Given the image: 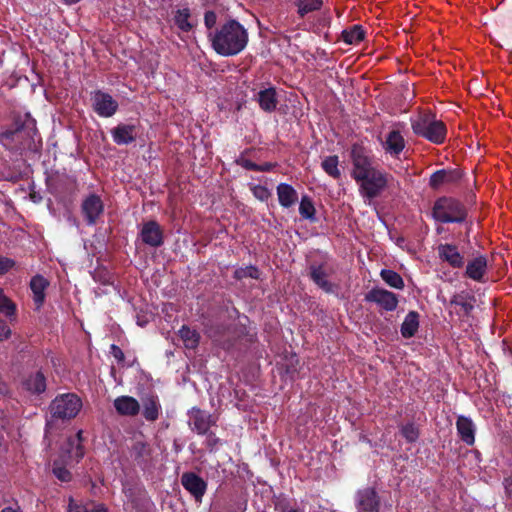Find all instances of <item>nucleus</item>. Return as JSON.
Wrapping results in <instances>:
<instances>
[{
	"mask_svg": "<svg viewBox=\"0 0 512 512\" xmlns=\"http://www.w3.org/2000/svg\"><path fill=\"white\" fill-rule=\"evenodd\" d=\"M351 157L352 176L359 185L361 196L368 200L377 197L387 185V175L372 166L367 152L361 146H353Z\"/></svg>",
	"mask_w": 512,
	"mask_h": 512,
	"instance_id": "f257e3e1",
	"label": "nucleus"
},
{
	"mask_svg": "<svg viewBox=\"0 0 512 512\" xmlns=\"http://www.w3.org/2000/svg\"><path fill=\"white\" fill-rule=\"evenodd\" d=\"M213 49L222 56H234L248 43L247 30L237 21L230 20L210 35Z\"/></svg>",
	"mask_w": 512,
	"mask_h": 512,
	"instance_id": "f03ea898",
	"label": "nucleus"
},
{
	"mask_svg": "<svg viewBox=\"0 0 512 512\" xmlns=\"http://www.w3.org/2000/svg\"><path fill=\"white\" fill-rule=\"evenodd\" d=\"M84 455L83 448L81 446V432H78L75 436L67 439V444L62 447L60 459L55 460L53 464V474L57 479L62 482H68L71 480V473L64 465L78 461Z\"/></svg>",
	"mask_w": 512,
	"mask_h": 512,
	"instance_id": "7ed1b4c3",
	"label": "nucleus"
},
{
	"mask_svg": "<svg viewBox=\"0 0 512 512\" xmlns=\"http://www.w3.org/2000/svg\"><path fill=\"white\" fill-rule=\"evenodd\" d=\"M413 131L429 141L439 144L445 139L446 128L432 113H423L412 120Z\"/></svg>",
	"mask_w": 512,
	"mask_h": 512,
	"instance_id": "20e7f679",
	"label": "nucleus"
},
{
	"mask_svg": "<svg viewBox=\"0 0 512 512\" xmlns=\"http://www.w3.org/2000/svg\"><path fill=\"white\" fill-rule=\"evenodd\" d=\"M433 216L437 221L445 223L461 222L465 218V210L457 200L442 198L435 203Z\"/></svg>",
	"mask_w": 512,
	"mask_h": 512,
	"instance_id": "39448f33",
	"label": "nucleus"
},
{
	"mask_svg": "<svg viewBox=\"0 0 512 512\" xmlns=\"http://www.w3.org/2000/svg\"><path fill=\"white\" fill-rule=\"evenodd\" d=\"M82 407L81 399L72 393L56 397L50 405L53 417L70 419L75 417Z\"/></svg>",
	"mask_w": 512,
	"mask_h": 512,
	"instance_id": "423d86ee",
	"label": "nucleus"
},
{
	"mask_svg": "<svg viewBox=\"0 0 512 512\" xmlns=\"http://www.w3.org/2000/svg\"><path fill=\"white\" fill-rule=\"evenodd\" d=\"M92 101L95 112L101 117H111L118 108L112 96L101 91L94 93Z\"/></svg>",
	"mask_w": 512,
	"mask_h": 512,
	"instance_id": "0eeeda50",
	"label": "nucleus"
},
{
	"mask_svg": "<svg viewBox=\"0 0 512 512\" xmlns=\"http://www.w3.org/2000/svg\"><path fill=\"white\" fill-rule=\"evenodd\" d=\"M365 299L369 302L376 303L387 311L395 310L398 304V299L394 293L379 288L369 291L366 294Z\"/></svg>",
	"mask_w": 512,
	"mask_h": 512,
	"instance_id": "6e6552de",
	"label": "nucleus"
},
{
	"mask_svg": "<svg viewBox=\"0 0 512 512\" xmlns=\"http://www.w3.org/2000/svg\"><path fill=\"white\" fill-rule=\"evenodd\" d=\"M214 423L215 419L210 414L196 408L190 411L189 424L199 434H206Z\"/></svg>",
	"mask_w": 512,
	"mask_h": 512,
	"instance_id": "1a4fd4ad",
	"label": "nucleus"
},
{
	"mask_svg": "<svg viewBox=\"0 0 512 512\" xmlns=\"http://www.w3.org/2000/svg\"><path fill=\"white\" fill-rule=\"evenodd\" d=\"M357 508L361 512H376L379 506V500L373 489L366 488L360 490L356 496Z\"/></svg>",
	"mask_w": 512,
	"mask_h": 512,
	"instance_id": "9d476101",
	"label": "nucleus"
},
{
	"mask_svg": "<svg viewBox=\"0 0 512 512\" xmlns=\"http://www.w3.org/2000/svg\"><path fill=\"white\" fill-rule=\"evenodd\" d=\"M181 483L197 500H200L206 491V483L193 473L183 474Z\"/></svg>",
	"mask_w": 512,
	"mask_h": 512,
	"instance_id": "9b49d317",
	"label": "nucleus"
},
{
	"mask_svg": "<svg viewBox=\"0 0 512 512\" xmlns=\"http://www.w3.org/2000/svg\"><path fill=\"white\" fill-rule=\"evenodd\" d=\"M141 238L143 242L150 246H159L162 244V231L160 226L154 222L150 221L143 225L141 230Z\"/></svg>",
	"mask_w": 512,
	"mask_h": 512,
	"instance_id": "f8f14e48",
	"label": "nucleus"
},
{
	"mask_svg": "<svg viewBox=\"0 0 512 512\" xmlns=\"http://www.w3.org/2000/svg\"><path fill=\"white\" fill-rule=\"evenodd\" d=\"M82 210L90 224L95 223L98 216L103 212V203L96 195H90L82 204Z\"/></svg>",
	"mask_w": 512,
	"mask_h": 512,
	"instance_id": "ddd939ff",
	"label": "nucleus"
},
{
	"mask_svg": "<svg viewBox=\"0 0 512 512\" xmlns=\"http://www.w3.org/2000/svg\"><path fill=\"white\" fill-rule=\"evenodd\" d=\"M488 260L484 256H478L468 262L466 266V275L474 281H482L487 271Z\"/></svg>",
	"mask_w": 512,
	"mask_h": 512,
	"instance_id": "4468645a",
	"label": "nucleus"
},
{
	"mask_svg": "<svg viewBox=\"0 0 512 512\" xmlns=\"http://www.w3.org/2000/svg\"><path fill=\"white\" fill-rule=\"evenodd\" d=\"M114 407L120 415L134 416L140 410L138 401L130 396H120L114 400Z\"/></svg>",
	"mask_w": 512,
	"mask_h": 512,
	"instance_id": "2eb2a0df",
	"label": "nucleus"
},
{
	"mask_svg": "<svg viewBox=\"0 0 512 512\" xmlns=\"http://www.w3.org/2000/svg\"><path fill=\"white\" fill-rule=\"evenodd\" d=\"M457 430L461 439L468 445H472L475 441V426L471 419L460 416L457 419Z\"/></svg>",
	"mask_w": 512,
	"mask_h": 512,
	"instance_id": "dca6fc26",
	"label": "nucleus"
},
{
	"mask_svg": "<svg viewBox=\"0 0 512 512\" xmlns=\"http://www.w3.org/2000/svg\"><path fill=\"white\" fill-rule=\"evenodd\" d=\"M439 254L442 259L447 261L453 267H461L463 265V257L453 245H440Z\"/></svg>",
	"mask_w": 512,
	"mask_h": 512,
	"instance_id": "f3484780",
	"label": "nucleus"
},
{
	"mask_svg": "<svg viewBox=\"0 0 512 512\" xmlns=\"http://www.w3.org/2000/svg\"><path fill=\"white\" fill-rule=\"evenodd\" d=\"M385 150L392 154H399L403 148L405 147V141L403 136L397 130H392L389 132L386 141H385Z\"/></svg>",
	"mask_w": 512,
	"mask_h": 512,
	"instance_id": "a211bd4d",
	"label": "nucleus"
},
{
	"mask_svg": "<svg viewBox=\"0 0 512 512\" xmlns=\"http://www.w3.org/2000/svg\"><path fill=\"white\" fill-rule=\"evenodd\" d=\"M0 314L4 315L10 322L16 320L17 305L0 288Z\"/></svg>",
	"mask_w": 512,
	"mask_h": 512,
	"instance_id": "6ab92c4d",
	"label": "nucleus"
},
{
	"mask_svg": "<svg viewBox=\"0 0 512 512\" xmlns=\"http://www.w3.org/2000/svg\"><path fill=\"white\" fill-rule=\"evenodd\" d=\"M112 135L117 144H128L134 140L136 133L134 126L119 125L113 130Z\"/></svg>",
	"mask_w": 512,
	"mask_h": 512,
	"instance_id": "aec40b11",
	"label": "nucleus"
},
{
	"mask_svg": "<svg viewBox=\"0 0 512 512\" xmlns=\"http://www.w3.org/2000/svg\"><path fill=\"white\" fill-rule=\"evenodd\" d=\"M277 194H278L279 203L283 207H290L297 200V192L295 191V189L292 186H290L288 184H284V183L280 184L277 187Z\"/></svg>",
	"mask_w": 512,
	"mask_h": 512,
	"instance_id": "412c9836",
	"label": "nucleus"
},
{
	"mask_svg": "<svg viewBox=\"0 0 512 512\" xmlns=\"http://www.w3.org/2000/svg\"><path fill=\"white\" fill-rule=\"evenodd\" d=\"M48 285V282L41 276H35L32 278L30 282L31 290L34 294V302L37 305V308H39L45 299L44 291Z\"/></svg>",
	"mask_w": 512,
	"mask_h": 512,
	"instance_id": "4be33fe9",
	"label": "nucleus"
},
{
	"mask_svg": "<svg viewBox=\"0 0 512 512\" xmlns=\"http://www.w3.org/2000/svg\"><path fill=\"white\" fill-rule=\"evenodd\" d=\"M460 177L456 171L438 170L432 174L430 178V185L433 188H438L444 183L454 182Z\"/></svg>",
	"mask_w": 512,
	"mask_h": 512,
	"instance_id": "5701e85b",
	"label": "nucleus"
},
{
	"mask_svg": "<svg viewBox=\"0 0 512 512\" xmlns=\"http://www.w3.org/2000/svg\"><path fill=\"white\" fill-rule=\"evenodd\" d=\"M312 280L324 291L331 292L333 289L332 284L327 280V271L323 266L311 268Z\"/></svg>",
	"mask_w": 512,
	"mask_h": 512,
	"instance_id": "b1692460",
	"label": "nucleus"
},
{
	"mask_svg": "<svg viewBox=\"0 0 512 512\" xmlns=\"http://www.w3.org/2000/svg\"><path fill=\"white\" fill-rule=\"evenodd\" d=\"M261 108L265 111H272L276 108V91L273 88L265 89L259 93L258 97Z\"/></svg>",
	"mask_w": 512,
	"mask_h": 512,
	"instance_id": "393cba45",
	"label": "nucleus"
},
{
	"mask_svg": "<svg viewBox=\"0 0 512 512\" xmlns=\"http://www.w3.org/2000/svg\"><path fill=\"white\" fill-rule=\"evenodd\" d=\"M418 327V314L416 312H409L402 323L401 333L406 338L412 337L418 330Z\"/></svg>",
	"mask_w": 512,
	"mask_h": 512,
	"instance_id": "a878e982",
	"label": "nucleus"
},
{
	"mask_svg": "<svg viewBox=\"0 0 512 512\" xmlns=\"http://www.w3.org/2000/svg\"><path fill=\"white\" fill-rule=\"evenodd\" d=\"M179 336L186 349H195L199 343L200 336L195 330L183 326L179 330Z\"/></svg>",
	"mask_w": 512,
	"mask_h": 512,
	"instance_id": "bb28decb",
	"label": "nucleus"
},
{
	"mask_svg": "<svg viewBox=\"0 0 512 512\" xmlns=\"http://www.w3.org/2000/svg\"><path fill=\"white\" fill-rule=\"evenodd\" d=\"M24 384L33 393H41L46 389L45 377L41 372L31 375Z\"/></svg>",
	"mask_w": 512,
	"mask_h": 512,
	"instance_id": "cd10ccee",
	"label": "nucleus"
},
{
	"mask_svg": "<svg viewBox=\"0 0 512 512\" xmlns=\"http://www.w3.org/2000/svg\"><path fill=\"white\" fill-rule=\"evenodd\" d=\"M174 21H175V24L177 25V27L180 30L185 31V32L190 31L194 26V23L190 17L189 10L186 8L179 9L176 12Z\"/></svg>",
	"mask_w": 512,
	"mask_h": 512,
	"instance_id": "c85d7f7f",
	"label": "nucleus"
},
{
	"mask_svg": "<svg viewBox=\"0 0 512 512\" xmlns=\"http://www.w3.org/2000/svg\"><path fill=\"white\" fill-rule=\"evenodd\" d=\"M68 512H108L103 504L87 503L86 505H79L73 500L69 503Z\"/></svg>",
	"mask_w": 512,
	"mask_h": 512,
	"instance_id": "c756f323",
	"label": "nucleus"
},
{
	"mask_svg": "<svg viewBox=\"0 0 512 512\" xmlns=\"http://www.w3.org/2000/svg\"><path fill=\"white\" fill-rule=\"evenodd\" d=\"M381 277L389 286L395 289H402L404 287L401 276L392 270L383 269L381 271Z\"/></svg>",
	"mask_w": 512,
	"mask_h": 512,
	"instance_id": "7c9ffc66",
	"label": "nucleus"
},
{
	"mask_svg": "<svg viewBox=\"0 0 512 512\" xmlns=\"http://www.w3.org/2000/svg\"><path fill=\"white\" fill-rule=\"evenodd\" d=\"M338 163L339 161L337 156H329L322 161V168L333 178H338L341 174L338 169Z\"/></svg>",
	"mask_w": 512,
	"mask_h": 512,
	"instance_id": "2f4dec72",
	"label": "nucleus"
},
{
	"mask_svg": "<svg viewBox=\"0 0 512 512\" xmlns=\"http://www.w3.org/2000/svg\"><path fill=\"white\" fill-rule=\"evenodd\" d=\"M343 40L348 44H356L364 37V32L360 26H354L352 29L343 31Z\"/></svg>",
	"mask_w": 512,
	"mask_h": 512,
	"instance_id": "473e14b6",
	"label": "nucleus"
},
{
	"mask_svg": "<svg viewBox=\"0 0 512 512\" xmlns=\"http://www.w3.org/2000/svg\"><path fill=\"white\" fill-rule=\"evenodd\" d=\"M159 406L157 402L149 398L144 402L143 415L147 420H155L158 417Z\"/></svg>",
	"mask_w": 512,
	"mask_h": 512,
	"instance_id": "72a5a7b5",
	"label": "nucleus"
},
{
	"mask_svg": "<svg viewBox=\"0 0 512 512\" xmlns=\"http://www.w3.org/2000/svg\"><path fill=\"white\" fill-rule=\"evenodd\" d=\"M321 5L322 0H301L297 3L298 11L301 15L317 10Z\"/></svg>",
	"mask_w": 512,
	"mask_h": 512,
	"instance_id": "f704fd0d",
	"label": "nucleus"
},
{
	"mask_svg": "<svg viewBox=\"0 0 512 512\" xmlns=\"http://www.w3.org/2000/svg\"><path fill=\"white\" fill-rule=\"evenodd\" d=\"M299 213L302 215V217L306 219H312L314 217L315 208L312 203V201L304 196L301 199L300 206H299Z\"/></svg>",
	"mask_w": 512,
	"mask_h": 512,
	"instance_id": "c9c22d12",
	"label": "nucleus"
},
{
	"mask_svg": "<svg viewBox=\"0 0 512 512\" xmlns=\"http://www.w3.org/2000/svg\"><path fill=\"white\" fill-rule=\"evenodd\" d=\"M235 277L237 279H243L246 277H250L252 279H257L259 277V271L255 267H245L235 270Z\"/></svg>",
	"mask_w": 512,
	"mask_h": 512,
	"instance_id": "e433bc0d",
	"label": "nucleus"
},
{
	"mask_svg": "<svg viewBox=\"0 0 512 512\" xmlns=\"http://www.w3.org/2000/svg\"><path fill=\"white\" fill-rule=\"evenodd\" d=\"M251 191L255 198L260 201H266L271 196V192L262 185H254L251 187Z\"/></svg>",
	"mask_w": 512,
	"mask_h": 512,
	"instance_id": "4c0bfd02",
	"label": "nucleus"
},
{
	"mask_svg": "<svg viewBox=\"0 0 512 512\" xmlns=\"http://www.w3.org/2000/svg\"><path fill=\"white\" fill-rule=\"evenodd\" d=\"M402 433H403L404 437L410 442L415 441L418 437V430L412 424H408V425L404 426L402 429Z\"/></svg>",
	"mask_w": 512,
	"mask_h": 512,
	"instance_id": "58836bf2",
	"label": "nucleus"
},
{
	"mask_svg": "<svg viewBox=\"0 0 512 512\" xmlns=\"http://www.w3.org/2000/svg\"><path fill=\"white\" fill-rule=\"evenodd\" d=\"M11 334L12 331L7 322L3 319H0V342L9 339Z\"/></svg>",
	"mask_w": 512,
	"mask_h": 512,
	"instance_id": "ea45409f",
	"label": "nucleus"
},
{
	"mask_svg": "<svg viewBox=\"0 0 512 512\" xmlns=\"http://www.w3.org/2000/svg\"><path fill=\"white\" fill-rule=\"evenodd\" d=\"M451 304L461 306L465 313H468L473 307L470 303L464 301V298L461 295L454 296L451 300Z\"/></svg>",
	"mask_w": 512,
	"mask_h": 512,
	"instance_id": "a19ab883",
	"label": "nucleus"
},
{
	"mask_svg": "<svg viewBox=\"0 0 512 512\" xmlns=\"http://www.w3.org/2000/svg\"><path fill=\"white\" fill-rule=\"evenodd\" d=\"M14 266V261L6 258L0 257V275L5 274Z\"/></svg>",
	"mask_w": 512,
	"mask_h": 512,
	"instance_id": "79ce46f5",
	"label": "nucleus"
},
{
	"mask_svg": "<svg viewBox=\"0 0 512 512\" xmlns=\"http://www.w3.org/2000/svg\"><path fill=\"white\" fill-rule=\"evenodd\" d=\"M204 21L207 28L213 27L216 23V14L212 11L206 12Z\"/></svg>",
	"mask_w": 512,
	"mask_h": 512,
	"instance_id": "37998d69",
	"label": "nucleus"
},
{
	"mask_svg": "<svg viewBox=\"0 0 512 512\" xmlns=\"http://www.w3.org/2000/svg\"><path fill=\"white\" fill-rule=\"evenodd\" d=\"M505 490L509 498L512 500V476L505 480Z\"/></svg>",
	"mask_w": 512,
	"mask_h": 512,
	"instance_id": "c03bdc74",
	"label": "nucleus"
},
{
	"mask_svg": "<svg viewBox=\"0 0 512 512\" xmlns=\"http://www.w3.org/2000/svg\"><path fill=\"white\" fill-rule=\"evenodd\" d=\"M135 449L137 450V456L138 457H142L144 456L145 452H146V447L143 443H139L137 444V446L135 447Z\"/></svg>",
	"mask_w": 512,
	"mask_h": 512,
	"instance_id": "a18cd8bd",
	"label": "nucleus"
},
{
	"mask_svg": "<svg viewBox=\"0 0 512 512\" xmlns=\"http://www.w3.org/2000/svg\"><path fill=\"white\" fill-rule=\"evenodd\" d=\"M1 512H19L17 509H13L11 507L4 508Z\"/></svg>",
	"mask_w": 512,
	"mask_h": 512,
	"instance_id": "49530a36",
	"label": "nucleus"
},
{
	"mask_svg": "<svg viewBox=\"0 0 512 512\" xmlns=\"http://www.w3.org/2000/svg\"><path fill=\"white\" fill-rule=\"evenodd\" d=\"M112 347H113L114 350H116L115 357L122 356V352L117 347H115L114 345Z\"/></svg>",
	"mask_w": 512,
	"mask_h": 512,
	"instance_id": "de8ad7c7",
	"label": "nucleus"
},
{
	"mask_svg": "<svg viewBox=\"0 0 512 512\" xmlns=\"http://www.w3.org/2000/svg\"><path fill=\"white\" fill-rule=\"evenodd\" d=\"M15 135H16V132H8V133L3 134V137L8 138V137H10V136H11V137H14Z\"/></svg>",
	"mask_w": 512,
	"mask_h": 512,
	"instance_id": "09e8293b",
	"label": "nucleus"
},
{
	"mask_svg": "<svg viewBox=\"0 0 512 512\" xmlns=\"http://www.w3.org/2000/svg\"><path fill=\"white\" fill-rule=\"evenodd\" d=\"M283 512H298V511L293 510V509H287V510H284Z\"/></svg>",
	"mask_w": 512,
	"mask_h": 512,
	"instance_id": "8fccbe9b",
	"label": "nucleus"
},
{
	"mask_svg": "<svg viewBox=\"0 0 512 512\" xmlns=\"http://www.w3.org/2000/svg\"><path fill=\"white\" fill-rule=\"evenodd\" d=\"M3 59H2V53L0 52V67L2 66Z\"/></svg>",
	"mask_w": 512,
	"mask_h": 512,
	"instance_id": "3c124183",
	"label": "nucleus"
},
{
	"mask_svg": "<svg viewBox=\"0 0 512 512\" xmlns=\"http://www.w3.org/2000/svg\"><path fill=\"white\" fill-rule=\"evenodd\" d=\"M138 325H139V326H143V325H144V322H141L140 320H138Z\"/></svg>",
	"mask_w": 512,
	"mask_h": 512,
	"instance_id": "603ef678",
	"label": "nucleus"
}]
</instances>
